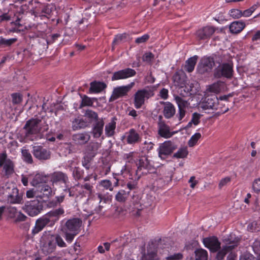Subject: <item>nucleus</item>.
<instances>
[{
  "label": "nucleus",
  "mask_w": 260,
  "mask_h": 260,
  "mask_svg": "<svg viewBox=\"0 0 260 260\" xmlns=\"http://www.w3.org/2000/svg\"><path fill=\"white\" fill-rule=\"evenodd\" d=\"M82 221L79 218L68 219L61 226V231L64 234V237L68 243L71 244L74 238L80 232Z\"/></svg>",
  "instance_id": "f257e3e1"
},
{
  "label": "nucleus",
  "mask_w": 260,
  "mask_h": 260,
  "mask_svg": "<svg viewBox=\"0 0 260 260\" xmlns=\"http://www.w3.org/2000/svg\"><path fill=\"white\" fill-rule=\"evenodd\" d=\"M222 241L225 245L223 246L221 249L217 251L216 256L217 260H223L228 252L237 247L239 244V238L235 234H231L226 237L224 236Z\"/></svg>",
  "instance_id": "f03ea898"
},
{
  "label": "nucleus",
  "mask_w": 260,
  "mask_h": 260,
  "mask_svg": "<svg viewBox=\"0 0 260 260\" xmlns=\"http://www.w3.org/2000/svg\"><path fill=\"white\" fill-rule=\"evenodd\" d=\"M164 241L159 239L158 241H152L150 242L147 247V253L143 255L141 260H156L157 253H165L166 247L163 246Z\"/></svg>",
  "instance_id": "7ed1b4c3"
},
{
  "label": "nucleus",
  "mask_w": 260,
  "mask_h": 260,
  "mask_svg": "<svg viewBox=\"0 0 260 260\" xmlns=\"http://www.w3.org/2000/svg\"><path fill=\"white\" fill-rule=\"evenodd\" d=\"M40 248L45 255L54 253L56 250V246L50 232H44L40 239Z\"/></svg>",
  "instance_id": "20e7f679"
},
{
  "label": "nucleus",
  "mask_w": 260,
  "mask_h": 260,
  "mask_svg": "<svg viewBox=\"0 0 260 260\" xmlns=\"http://www.w3.org/2000/svg\"><path fill=\"white\" fill-rule=\"evenodd\" d=\"M200 107L204 110H219L218 113H225L229 111V108L220 106L218 98L215 95L207 96L201 103Z\"/></svg>",
  "instance_id": "39448f33"
},
{
  "label": "nucleus",
  "mask_w": 260,
  "mask_h": 260,
  "mask_svg": "<svg viewBox=\"0 0 260 260\" xmlns=\"http://www.w3.org/2000/svg\"><path fill=\"white\" fill-rule=\"evenodd\" d=\"M153 87H146L142 89L138 90L134 94V106L136 108H140L144 104L145 100H147L153 96L154 93Z\"/></svg>",
  "instance_id": "423d86ee"
},
{
  "label": "nucleus",
  "mask_w": 260,
  "mask_h": 260,
  "mask_svg": "<svg viewBox=\"0 0 260 260\" xmlns=\"http://www.w3.org/2000/svg\"><path fill=\"white\" fill-rule=\"evenodd\" d=\"M233 64L232 62H224L218 66L214 70L215 78L231 79L233 76Z\"/></svg>",
  "instance_id": "0eeeda50"
},
{
  "label": "nucleus",
  "mask_w": 260,
  "mask_h": 260,
  "mask_svg": "<svg viewBox=\"0 0 260 260\" xmlns=\"http://www.w3.org/2000/svg\"><path fill=\"white\" fill-rule=\"evenodd\" d=\"M177 148V145L171 141H166L160 143L157 150L158 157L161 159H165Z\"/></svg>",
  "instance_id": "6e6552de"
},
{
  "label": "nucleus",
  "mask_w": 260,
  "mask_h": 260,
  "mask_svg": "<svg viewBox=\"0 0 260 260\" xmlns=\"http://www.w3.org/2000/svg\"><path fill=\"white\" fill-rule=\"evenodd\" d=\"M135 82H132L126 85L117 86L113 89L112 94L109 101L112 102L115 100L127 95L128 93L134 86Z\"/></svg>",
  "instance_id": "1a4fd4ad"
},
{
  "label": "nucleus",
  "mask_w": 260,
  "mask_h": 260,
  "mask_svg": "<svg viewBox=\"0 0 260 260\" xmlns=\"http://www.w3.org/2000/svg\"><path fill=\"white\" fill-rule=\"evenodd\" d=\"M50 181L53 185L65 187L70 184L67 174L61 171H56L50 175Z\"/></svg>",
  "instance_id": "9d476101"
},
{
  "label": "nucleus",
  "mask_w": 260,
  "mask_h": 260,
  "mask_svg": "<svg viewBox=\"0 0 260 260\" xmlns=\"http://www.w3.org/2000/svg\"><path fill=\"white\" fill-rule=\"evenodd\" d=\"M41 122V120L39 118H31L27 120L23 129L25 130V136L28 138L32 135L39 133L41 128L39 127V124Z\"/></svg>",
  "instance_id": "9b49d317"
},
{
  "label": "nucleus",
  "mask_w": 260,
  "mask_h": 260,
  "mask_svg": "<svg viewBox=\"0 0 260 260\" xmlns=\"http://www.w3.org/2000/svg\"><path fill=\"white\" fill-rule=\"evenodd\" d=\"M215 65V61L211 56H205L201 58L197 66L199 73L204 74L211 71Z\"/></svg>",
  "instance_id": "f8f14e48"
},
{
  "label": "nucleus",
  "mask_w": 260,
  "mask_h": 260,
  "mask_svg": "<svg viewBox=\"0 0 260 260\" xmlns=\"http://www.w3.org/2000/svg\"><path fill=\"white\" fill-rule=\"evenodd\" d=\"M23 210L30 216L38 215L43 209V206L38 200L27 202L22 207Z\"/></svg>",
  "instance_id": "ddd939ff"
},
{
  "label": "nucleus",
  "mask_w": 260,
  "mask_h": 260,
  "mask_svg": "<svg viewBox=\"0 0 260 260\" xmlns=\"http://www.w3.org/2000/svg\"><path fill=\"white\" fill-rule=\"evenodd\" d=\"M136 163L137 166V170L136 172V175L138 176L137 179H139L141 174L147 173L146 171H149L152 168V166L146 156H139Z\"/></svg>",
  "instance_id": "4468645a"
},
{
  "label": "nucleus",
  "mask_w": 260,
  "mask_h": 260,
  "mask_svg": "<svg viewBox=\"0 0 260 260\" xmlns=\"http://www.w3.org/2000/svg\"><path fill=\"white\" fill-rule=\"evenodd\" d=\"M3 193L7 194L8 200L11 203L20 204L21 203L22 196L19 193L18 189L14 185L12 187H6Z\"/></svg>",
  "instance_id": "2eb2a0df"
},
{
  "label": "nucleus",
  "mask_w": 260,
  "mask_h": 260,
  "mask_svg": "<svg viewBox=\"0 0 260 260\" xmlns=\"http://www.w3.org/2000/svg\"><path fill=\"white\" fill-rule=\"evenodd\" d=\"M158 119V134L160 137L166 139L172 137L175 132H171L170 126L163 120L162 116L159 115Z\"/></svg>",
  "instance_id": "dca6fc26"
},
{
  "label": "nucleus",
  "mask_w": 260,
  "mask_h": 260,
  "mask_svg": "<svg viewBox=\"0 0 260 260\" xmlns=\"http://www.w3.org/2000/svg\"><path fill=\"white\" fill-rule=\"evenodd\" d=\"M32 153L35 158L41 161L49 159L51 157L50 151L41 145L33 146Z\"/></svg>",
  "instance_id": "f3484780"
},
{
  "label": "nucleus",
  "mask_w": 260,
  "mask_h": 260,
  "mask_svg": "<svg viewBox=\"0 0 260 260\" xmlns=\"http://www.w3.org/2000/svg\"><path fill=\"white\" fill-rule=\"evenodd\" d=\"M1 167H2L1 175L5 178H9L14 173V163L7 157V155L3 162Z\"/></svg>",
  "instance_id": "a211bd4d"
},
{
  "label": "nucleus",
  "mask_w": 260,
  "mask_h": 260,
  "mask_svg": "<svg viewBox=\"0 0 260 260\" xmlns=\"http://www.w3.org/2000/svg\"><path fill=\"white\" fill-rule=\"evenodd\" d=\"M205 246L212 252H217L221 248V243L215 236L205 238L203 240Z\"/></svg>",
  "instance_id": "6ab92c4d"
},
{
  "label": "nucleus",
  "mask_w": 260,
  "mask_h": 260,
  "mask_svg": "<svg viewBox=\"0 0 260 260\" xmlns=\"http://www.w3.org/2000/svg\"><path fill=\"white\" fill-rule=\"evenodd\" d=\"M175 101L178 107V112L176 115L179 121H181L186 114L185 109L188 108L189 103L183 98L179 96H175Z\"/></svg>",
  "instance_id": "aec40b11"
},
{
  "label": "nucleus",
  "mask_w": 260,
  "mask_h": 260,
  "mask_svg": "<svg viewBox=\"0 0 260 260\" xmlns=\"http://www.w3.org/2000/svg\"><path fill=\"white\" fill-rule=\"evenodd\" d=\"M64 213L63 209L59 208L53 209L45 214L44 216L49 223V226H53Z\"/></svg>",
  "instance_id": "412c9836"
},
{
  "label": "nucleus",
  "mask_w": 260,
  "mask_h": 260,
  "mask_svg": "<svg viewBox=\"0 0 260 260\" xmlns=\"http://www.w3.org/2000/svg\"><path fill=\"white\" fill-rule=\"evenodd\" d=\"M136 75L135 70L131 68H125L113 73L111 77L112 81L125 79L132 77Z\"/></svg>",
  "instance_id": "4be33fe9"
},
{
  "label": "nucleus",
  "mask_w": 260,
  "mask_h": 260,
  "mask_svg": "<svg viewBox=\"0 0 260 260\" xmlns=\"http://www.w3.org/2000/svg\"><path fill=\"white\" fill-rule=\"evenodd\" d=\"M104 124L105 122L103 118H100L96 122L93 123L91 129V134L94 138H101L102 140L105 139V137L103 135Z\"/></svg>",
  "instance_id": "5701e85b"
},
{
  "label": "nucleus",
  "mask_w": 260,
  "mask_h": 260,
  "mask_svg": "<svg viewBox=\"0 0 260 260\" xmlns=\"http://www.w3.org/2000/svg\"><path fill=\"white\" fill-rule=\"evenodd\" d=\"M123 139H125L126 143L129 145L138 143L142 139L140 134L133 128L129 129L125 133Z\"/></svg>",
  "instance_id": "b1692460"
},
{
  "label": "nucleus",
  "mask_w": 260,
  "mask_h": 260,
  "mask_svg": "<svg viewBox=\"0 0 260 260\" xmlns=\"http://www.w3.org/2000/svg\"><path fill=\"white\" fill-rule=\"evenodd\" d=\"M215 31V29L214 27L207 26L199 29L196 34L199 39L206 40L209 39Z\"/></svg>",
  "instance_id": "393cba45"
},
{
  "label": "nucleus",
  "mask_w": 260,
  "mask_h": 260,
  "mask_svg": "<svg viewBox=\"0 0 260 260\" xmlns=\"http://www.w3.org/2000/svg\"><path fill=\"white\" fill-rule=\"evenodd\" d=\"M47 225L49 226V223L44 215L36 220L35 225L31 231L32 235H35L38 234Z\"/></svg>",
  "instance_id": "a878e982"
},
{
  "label": "nucleus",
  "mask_w": 260,
  "mask_h": 260,
  "mask_svg": "<svg viewBox=\"0 0 260 260\" xmlns=\"http://www.w3.org/2000/svg\"><path fill=\"white\" fill-rule=\"evenodd\" d=\"M160 104L164 105L163 114L165 118L170 119L175 115L176 109L171 103L169 102H161Z\"/></svg>",
  "instance_id": "bb28decb"
},
{
  "label": "nucleus",
  "mask_w": 260,
  "mask_h": 260,
  "mask_svg": "<svg viewBox=\"0 0 260 260\" xmlns=\"http://www.w3.org/2000/svg\"><path fill=\"white\" fill-rule=\"evenodd\" d=\"M90 136L87 133H78L73 135L72 140L78 145H84L90 140Z\"/></svg>",
  "instance_id": "cd10ccee"
},
{
  "label": "nucleus",
  "mask_w": 260,
  "mask_h": 260,
  "mask_svg": "<svg viewBox=\"0 0 260 260\" xmlns=\"http://www.w3.org/2000/svg\"><path fill=\"white\" fill-rule=\"evenodd\" d=\"M47 180V177L43 174L37 173L35 175H30V184L34 186H39L45 183Z\"/></svg>",
  "instance_id": "c85d7f7f"
},
{
  "label": "nucleus",
  "mask_w": 260,
  "mask_h": 260,
  "mask_svg": "<svg viewBox=\"0 0 260 260\" xmlns=\"http://www.w3.org/2000/svg\"><path fill=\"white\" fill-rule=\"evenodd\" d=\"M116 119L115 117H113L110 122L106 124L105 134L107 137H112L114 136L116 127Z\"/></svg>",
  "instance_id": "c756f323"
},
{
  "label": "nucleus",
  "mask_w": 260,
  "mask_h": 260,
  "mask_svg": "<svg viewBox=\"0 0 260 260\" xmlns=\"http://www.w3.org/2000/svg\"><path fill=\"white\" fill-rule=\"evenodd\" d=\"M245 27V23L242 21H236L231 23L230 25V30L232 34L240 32Z\"/></svg>",
  "instance_id": "7c9ffc66"
},
{
  "label": "nucleus",
  "mask_w": 260,
  "mask_h": 260,
  "mask_svg": "<svg viewBox=\"0 0 260 260\" xmlns=\"http://www.w3.org/2000/svg\"><path fill=\"white\" fill-rule=\"evenodd\" d=\"M90 85L89 92L90 93H99L107 87L106 84L104 82L96 81L91 82Z\"/></svg>",
  "instance_id": "2f4dec72"
},
{
  "label": "nucleus",
  "mask_w": 260,
  "mask_h": 260,
  "mask_svg": "<svg viewBox=\"0 0 260 260\" xmlns=\"http://www.w3.org/2000/svg\"><path fill=\"white\" fill-rule=\"evenodd\" d=\"M198 58V56L197 55H194L193 56L189 58L185 61L184 69L188 73H191L194 70Z\"/></svg>",
  "instance_id": "473e14b6"
},
{
  "label": "nucleus",
  "mask_w": 260,
  "mask_h": 260,
  "mask_svg": "<svg viewBox=\"0 0 260 260\" xmlns=\"http://www.w3.org/2000/svg\"><path fill=\"white\" fill-rule=\"evenodd\" d=\"M129 191H127L124 189H120L115 194V199L119 203H125L129 197Z\"/></svg>",
  "instance_id": "72a5a7b5"
},
{
  "label": "nucleus",
  "mask_w": 260,
  "mask_h": 260,
  "mask_svg": "<svg viewBox=\"0 0 260 260\" xmlns=\"http://www.w3.org/2000/svg\"><path fill=\"white\" fill-rule=\"evenodd\" d=\"M80 187V184H78L73 186H70V184L67 185L63 189L64 192L68 193L70 197L76 198L78 196L79 192L77 187Z\"/></svg>",
  "instance_id": "f704fd0d"
},
{
  "label": "nucleus",
  "mask_w": 260,
  "mask_h": 260,
  "mask_svg": "<svg viewBox=\"0 0 260 260\" xmlns=\"http://www.w3.org/2000/svg\"><path fill=\"white\" fill-rule=\"evenodd\" d=\"M84 117H85L90 122H96L100 118H99L98 114L91 110V109H87L85 111Z\"/></svg>",
  "instance_id": "c9c22d12"
},
{
  "label": "nucleus",
  "mask_w": 260,
  "mask_h": 260,
  "mask_svg": "<svg viewBox=\"0 0 260 260\" xmlns=\"http://www.w3.org/2000/svg\"><path fill=\"white\" fill-rule=\"evenodd\" d=\"M87 126V122L81 118H75L72 121V128L74 131Z\"/></svg>",
  "instance_id": "e433bc0d"
},
{
  "label": "nucleus",
  "mask_w": 260,
  "mask_h": 260,
  "mask_svg": "<svg viewBox=\"0 0 260 260\" xmlns=\"http://www.w3.org/2000/svg\"><path fill=\"white\" fill-rule=\"evenodd\" d=\"M52 236L56 247L57 246L60 248H65L67 247V243L64 242L63 238L59 234H52Z\"/></svg>",
  "instance_id": "4c0bfd02"
},
{
  "label": "nucleus",
  "mask_w": 260,
  "mask_h": 260,
  "mask_svg": "<svg viewBox=\"0 0 260 260\" xmlns=\"http://www.w3.org/2000/svg\"><path fill=\"white\" fill-rule=\"evenodd\" d=\"M194 253L196 260H207L208 259V252L204 249H197L194 251Z\"/></svg>",
  "instance_id": "58836bf2"
},
{
  "label": "nucleus",
  "mask_w": 260,
  "mask_h": 260,
  "mask_svg": "<svg viewBox=\"0 0 260 260\" xmlns=\"http://www.w3.org/2000/svg\"><path fill=\"white\" fill-rule=\"evenodd\" d=\"M188 153V151L186 147H181L173 154V157L176 158H183L186 157Z\"/></svg>",
  "instance_id": "ea45409f"
},
{
  "label": "nucleus",
  "mask_w": 260,
  "mask_h": 260,
  "mask_svg": "<svg viewBox=\"0 0 260 260\" xmlns=\"http://www.w3.org/2000/svg\"><path fill=\"white\" fill-rule=\"evenodd\" d=\"M17 41L16 38L6 39L3 37H0V47H9Z\"/></svg>",
  "instance_id": "a19ab883"
},
{
  "label": "nucleus",
  "mask_w": 260,
  "mask_h": 260,
  "mask_svg": "<svg viewBox=\"0 0 260 260\" xmlns=\"http://www.w3.org/2000/svg\"><path fill=\"white\" fill-rule=\"evenodd\" d=\"M82 165L83 167L87 170V172H93L94 169L91 167L90 159L88 156H84L82 160Z\"/></svg>",
  "instance_id": "79ce46f5"
},
{
  "label": "nucleus",
  "mask_w": 260,
  "mask_h": 260,
  "mask_svg": "<svg viewBox=\"0 0 260 260\" xmlns=\"http://www.w3.org/2000/svg\"><path fill=\"white\" fill-rule=\"evenodd\" d=\"M38 187V190L41 192H42L44 195H45L47 197L51 195L52 189L49 185L43 184L39 185Z\"/></svg>",
  "instance_id": "37998d69"
},
{
  "label": "nucleus",
  "mask_w": 260,
  "mask_h": 260,
  "mask_svg": "<svg viewBox=\"0 0 260 260\" xmlns=\"http://www.w3.org/2000/svg\"><path fill=\"white\" fill-rule=\"evenodd\" d=\"M72 174L75 180H80L83 177L84 171L79 167H75L73 169Z\"/></svg>",
  "instance_id": "c03bdc74"
},
{
  "label": "nucleus",
  "mask_w": 260,
  "mask_h": 260,
  "mask_svg": "<svg viewBox=\"0 0 260 260\" xmlns=\"http://www.w3.org/2000/svg\"><path fill=\"white\" fill-rule=\"evenodd\" d=\"M21 153L24 161L28 164H32L33 162L32 157L28 150L22 149Z\"/></svg>",
  "instance_id": "a18cd8bd"
},
{
  "label": "nucleus",
  "mask_w": 260,
  "mask_h": 260,
  "mask_svg": "<svg viewBox=\"0 0 260 260\" xmlns=\"http://www.w3.org/2000/svg\"><path fill=\"white\" fill-rule=\"evenodd\" d=\"M201 135L199 133H196L191 136L188 142V145L189 147L194 146L198 142V140L201 138Z\"/></svg>",
  "instance_id": "49530a36"
},
{
  "label": "nucleus",
  "mask_w": 260,
  "mask_h": 260,
  "mask_svg": "<svg viewBox=\"0 0 260 260\" xmlns=\"http://www.w3.org/2000/svg\"><path fill=\"white\" fill-rule=\"evenodd\" d=\"M100 185L103 187L104 189L112 191L113 187L111 181L108 179L101 180L100 182Z\"/></svg>",
  "instance_id": "de8ad7c7"
},
{
  "label": "nucleus",
  "mask_w": 260,
  "mask_h": 260,
  "mask_svg": "<svg viewBox=\"0 0 260 260\" xmlns=\"http://www.w3.org/2000/svg\"><path fill=\"white\" fill-rule=\"evenodd\" d=\"M183 254L180 253H169L168 256L166 257V260H181L183 258Z\"/></svg>",
  "instance_id": "09e8293b"
},
{
  "label": "nucleus",
  "mask_w": 260,
  "mask_h": 260,
  "mask_svg": "<svg viewBox=\"0 0 260 260\" xmlns=\"http://www.w3.org/2000/svg\"><path fill=\"white\" fill-rule=\"evenodd\" d=\"M72 146L71 143H66L62 145L60 150L62 154L67 156L72 152Z\"/></svg>",
  "instance_id": "8fccbe9b"
},
{
  "label": "nucleus",
  "mask_w": 260,
  "mask_h": 260,
  "mask_svg": "<svg viewBox=\"0 0 260 260\" xmlns=\"http://www.w3.org/2000/svg\"><path fill=\"white\" fill-rule=\"evenodd\" d=\"M258 4H255L251 6L250 8L244 10L243 12L242 11V16L243 17H249L255 11V10L258 8Z\"/></svg>",
  "instance_id": "3c124183"
},
{
  "label": "nucleus",
  "mask_w": 260,
  "mask_h": 260,
  "mask_svg": "<svg viewBox=\"0 0 260 260\" xmlns=\"http://www.w3.org/2000/svg\"><path fill=\"white\" fill-rule=\"evenodd\" d=\"M13 104H20L22 101V95L19 93H14L11 95Z\"/></svg>",
  "instance_id": "603ef678"
},
{
  "label": "nucleus",
  "mask_w": 260,
  "mask_h": 260,
  "mask_svg": "<svg viewBox=\"0 0 260 260\" xmlns=\"http://www.w3.org/2000/svg\"><path fill=\"white\" fill-rule=\"evenodd\" d=\"M92 99L88 96L84 95L82 98L81 106H91L93 105Z\"/></svg>",
  "instance_id": "864d4df0"
},
{
  "label": "nucleus",
  "mask_w": 260,
  "mask_h": 260,
  "mask_svg": "<svg viewBox=\"0 0 260 260\" xmlns=\"http://www.w3.org/2000/svg\"><path fill=\"white\" fill-rule=\"evenodd\" d=\"M229 14L234 19H238L242 16V11L239 9L231 10Z\"/></svg>",
  "instance_id": "5fc2aeb1"
},
{
  "label": "nucleus",
  "mask_w": 260,
  "mask_h": 260,
  "mask_svg": "<svg viewBox=\"0 0 260 260\" xmlns=\"http://www.w3.org/2000/svg\"><path fill=\"white\" fill-rule=\"evenodd\" d=\"M202 115L194 112L192 114V117L191 119V122H192L194 125H197L200 122V119L202 117Z\"/></svg>",
  "instance_id": "6e6d98bb"
},
{
  "label": "nucleus",
  "mask_w": 260,
  "mask_h": 260,
  "mask_svg": "<svg viewBox=\"0 0 260 260\" xmlns=\"http://www.w3.org/2000/svg\"><path fill=\"white\" fill-rule=\"evenodd\" d=\"M173 79L174 82L177 86L182 87L184 84L182 80L181 79L180 75L178 73H176L173 77Z\"/></svg>",
  "instance_id": "4d7b16f0"
},
{
  "label": "nucleus",
  "mask_w": 260,
  "mask_h": 260,
  "mask_svg": "<svg viewBox=\"0 0 260 260\" xmlns=\"http://www.w3.org/2000/svg\"><path fill=\"white\" fill-rule=\"evenodd\" d=\"M252 248L256 254L260 253V239H257L254 241Z\"/></svg>",
  "instance_id": "13d9d810"
},
{
  "label": "nucleus",
  "mask_w": 260,
  "mask_h": 260,
  "mask_svg": "<svg viewBox=\"0 0 260 260\" xmlns=\"http://www.w3.org/2000/svg\"><path fill=\"white\" fill-rule=\"evenodd\" d=\"M125 38H126V36H125V34H119V35H116L115 37L114 40L113 41V44L114 45H117V44H118L120 42H121V41H122V40L123 39H125Z\"/></svg>",
  "instance_id": "bf43d9fd"
},
{
  "label": "nucleus",
  "mask_w": 260,
  "mask_h": 260,
  "mask_svg": "<svg viewBox=\"0 0 260 260\" xmlns=\"http://www.w3.org/2000/svg\"><path fill=\"white\" fill-rule=\"evenodd\" d=\"M15 218V222L24 221L27 219V217L21 212H18Z\"/></svg>",
  "instance_id": "052dcab7"
},
{
  "label": "nucleus",
  "mask_w": 260,
  "mask_h": 260,
  "mask_svg": "<svg viewBox=\"0 0 260 260\" xmlns=\"http://www.w3.org/2000/svg\"><path fill=\"white\" fill-rule=\"evenodd\" d=\"M80 187L82 189L86 190L89 193H91L93 189L92 184L89 183H85L83 184L80 185Z\"/></svg>",
  "instance_id": "680f3d73"
},
{
  "label": "nucleus",
  "mask_w": 260,
  "mask_h": 260,
  "mask_svg": "<svg viewBox=\"0 0 260 260\" xmlns=\"http://www.w3.org/2000/svg\"><path fill=\"white\" fill-rule=\"evenodd\" d=\"M252 189L256 192L260 191V178L254 180L252 184Z\"/></svg>",
  "instance_id": "e2e57ef3"
},
{
  "label": "nucleus",
  "mask_w": 260,
  "mask_h": 260,
  "mask_svg": "<svg viewBox=\"0 0 260 260\" xmlns=\"http://www.w3.org/2000/svg\"><path fill=\"white\" fill-rule=\"evenodd\" d=\"M154 58V55L151 52H147L144 54L142 59L144 61L149 62Z\"/></svg>",
  "instance_id": "0e129e2a"
},
{
  "label": "nucleus",
  "mask_w": 260,
  "mask_h": 260,
  "mask_svg": "<svg viewBox=\"0 0 260 260\" xmlns=\"http://www.w3.org/2000/svg\"><path fill=\"white\" fill-rule=\"evenodd\" d=\"M159 96L163 100H167L169 97V91L167 89L163 88L159 93Z\"/></svg>",
  "instance_id": "69168bd1"
},
{
  "label": "nucleus",
  "mask_w": 260,
  "mask_h": 260,
  "mask_svg": "<svg viewBox=\"0 0 260 260\" xmlns=\"http://www.w3.org/2000/svg\"><path fill=\"white\" fill-rule=\"evenodd\" d=\"M87 175L83 178V179L85 182L89 181L92 178H94V180L95 181L96 179L97 175L95 174H93V172H87Z\"/></svg>",
  "instance_id": "338daca9"
},
{
  "label": "nucleus",
  "mask_w": 260,
  "mask_h": 260,
  "mask_svg": "<svg viewBox=\"0 0 260 260\" xmlns=\"http://www.w3.org/2000/svg\"><path fill=\"white\" fill-rule=\"evenodd\" d=\"M149 38V36L147 34H145L140 37L137 38L135 40V42L137 44L142 43L147 41Z\"/></svg>",
  "instance_id": "774afa93"
}]
</instances>
